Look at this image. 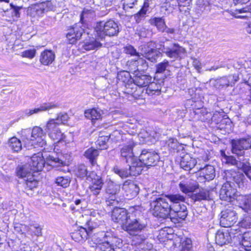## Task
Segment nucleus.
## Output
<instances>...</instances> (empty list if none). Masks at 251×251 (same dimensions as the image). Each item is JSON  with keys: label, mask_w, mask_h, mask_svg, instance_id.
<instances>
[{"label": "nucleus", "mask_w": 251, "mask_h": 251, "mask_svg": "<svg viewBox=\"0 0 251 251\" xmlns=\"http://www.w3.org/2000/svg\"><path fill=\"white\" fill-rule=\"evenodd\" d=\"M237 168L241 170L244 172V175L251 171V166L249 163L241 162L240 161Z\"/></svg>", "instance_id": "obj_57"}, {"label": "nucleus", "mask_w": 251, "mask_h": 251, "mask_svg": "<svg viewBox=\"0 0 251 251\" xmlns=\"http://www.w3.org/2000/svg\"><path fill=\"white\" fill-rule=\"evenodd\" d=\"M99 155V151L93 148L87 149L84 152V155L89 160L92 165L97 163V158Z\"/></svg>", "instance_id": "obj_33"}, {"label": "nucleus", "mask_w": 251, "mask_h": 251, "mask_svg": "<svg viewBox=\"0 0 251 251\" xmlns=\"http://www.w3.org/2000/svg\"><path fill=\"white\" fill-rule=\"evenodd\" d=\"M84 115L87 119L91 120L93 123L101 118V111L100 109L92 108L85 111Z\"/></svg>", "instance_id": "obj_34"}, {"label": "nucleus", "mask_w": 251, "mask_h": 251, "mask_svg": "<svg viewBox=\"0 0 251 251\" xmlns=\"http://www.w3.org/2000/svg\"><path fill=\"white\" fill-rule=\"evenodd\" d=\"M122 189L125 191L127 199L129 200L136 197L139 191L138 186L130 180H127L124 182Z\"/></svg>", "instance_id": "obj_19"}, {"label": "nucleus", "mask_w": 251, "mask_h": 251, "mask_svg": "<svg viewBox=\"0 0 251 251\" xmlns=\"http://www.w3.org/2000/svg\"><path fill=\"white\" fill-rule=\"evenodd\" d=\"M239 200L240 201L241 207L245 212L251 210V194L240 196Z\"/></svg>", "instance_id": "obj_37"}, {"label": "nucleus", "mask_w": 251, "mask_h": 251, "mask_svg": "<svg viewBox=\"0 0 251 251\" xmlns=\"http://www.w3.org/2000/svg\"><path fill=\"white\" fill-rule=\"evenodd\" d=\"M154 48H156V44L153 41H151L146 44L142 45L139 47L140 56L142 55L144 57H146L147 54L154 50Z\"/></svg>", "instance_id": "obj_38"}, {"label": "nucleus", "mask_w": 251, "mask_h": 251, "mask_svg": "<svg viewBox=\"0 0 251 251\" xmlns=\"http://www.w3.org/2000/svg\"><path fill=\"white\" fill-rule=\"evenodd\" d=\"M36 51L35 49L26 50L22 52V56L24 57L32 59L35 56Z\"/></svg>", "instance_id": "obj_59"}, {"label": "nucleus", "mask_w": 251, "mask_h": 251, "mask_svg": "<svg viewBox=\"0 0 251 251\" xmlns=\"http://www.w3.org/2000/svg\"><path fill=\"white\" fill-rule=\"evenodd\" d=\"M220 218V225L222 226L228 227L232 226L237 221V215L236 212L231 209H226L223 211Z\"/></svg>", "instance_id": "obj_11"}, {"label": "nucleus", "mask_w": 251, "mask_h": 251, "mask_svg": "<svg viewBox=\"0 0 251 251\" xmlns=\"http://www.w3.org/2000/svg\"><path fill=\"white\" fill-rule=\"evenodd\" d=\"M238 76L236 75H231L222 77L214 80V85L217 89H222L224 87L232 86L238 80Z\"/></svg>", "instance_id": "obj_18"}, {"label": "nucleus", "mask_w": 251, "mask_h": 251, "mask_svg": "<svg viewBox=\"0 0 251 251\" xmlns=\"http://www.w3.org/2000/svg\"><path fill=\"white\" fill-rule=\"evenodd\" d=\"M198 170H201L204 178L208 180H212L215 176V170L213 166L206 165L203 168L197 166Z\"/></svg>", "instance_id": "obj_31"}, {"label": "nucleus", "mask_w": 251, "mask_h": 251, "mask_svg": "<svg viewBox=\"0 0 251 251\" xmlns=\"http://www.w3.org/2000/svg\"><path fill=\"white\" fill-rule=\"evenodd\" d=\"M133 144H129L128 145H125L121 149V156L123 160L128 164H133L137 161V157L134 154L133 152Z\"/></svg>", "instance_id": "obj_17"}, {"label": "nucleus", "mask_w": 251, "mask_h": 251, "mask_svg": "<svg viewBox=\"0 0 251 251\" xmlns=\"http://www.w3.org/2000/svg\"><path fill=\"white\" fill-rule=\"evenodd\" d=\"M142 208L139 205H135L129 208L128 220L126 224L123 226V229L129 235L137 239V243L140 244L146 239V235L141 234L147 226L146 220L143 217ZM147 245L140 244L134 251H153L152 249L146 248Z\"/></svg>", "instance_id": "obj_2"}, {"label": "nucleus", "mask_w": 251, "mask_h": 251, "mask_svg": "<svg viewBox=\"0 0 251 251\" xmlns=\"http://www.w3.org/2000/svg\"><path fill=\"white\" fill-rule=\"evenodd\" d=\"M179 185L181 190L185 193H187L192 191V189L191 188L186 186L185 184L181 182L179 184Z\"/></svg>", "instance_id": "obj_61"}, {"label": "nucleus", "mask_w": 251, "mask_h": 251, "mask_svg": "<svg viewBox=\"0 0 251 251\" xmlns=\"http://www.w3.org/2000/svg\"><path fill=\"white\" fill-rule=\"evenodd\" d=\"M151 80V77L147 75L136 74L132 78L134 83L139 87H144L147 86Z\"/></svg>", "instance_id": "obj_28"}, {"label": "nucleus", "mask_w": 251, "mask_h": 251, "mask_svg": "<svg viewBox=\"0 0 251 251\" xmlns=\"http://www.w3.org/2000/svg\"><path fill=\"white\" fill-rule=\"evenodd\" d=\"M235 190L232 189L228 183L224 184L220 193L221 199L225 201H230L231 198H234Z\"/></svg>", "instance_id": "obj_26"}, {"label": "nucleus", "mask_w": 251, "mask_h": 251, "mask_svg": "<svg viewBox=\"0 0 251 251\" xmlns=\"http://www.w3.org/2000/svg\"><path fill=\"white\" fill-rule=\"evenodd\" d=\"M235 11L239 13H245V14L243 16H238V18H249L251 17V11H250V8L245 7L241 9H236Z\"/></svg>", "instance_id": "obj_58"}, {"label": "nucleus", "mask_w": 251, "mask_h": 251, "mask_svg": "<svg viewBox=\"0 0 251 251\" xmlns=\"http://www.w3.org/2000/svg\"><path fill=\"white\" fill-rule=\"evenodd\" d=\"M59 105L58 103L45 102L34 109L25 110V113L26 116H29L34 114H38L51 109L58 108Z\"/></svg>", "instance_id": "obj_21"}, {"label": "nucleus", "mask_w": 251, "mask_h": 251, "mask_svg": "<svg viewBox=\"0 0 251 251\" xmlns=\"http://www.w3.org/2000/svg\"><path fill=\"white\" fill-rule=\"evenodd\" d=\"M87 223L88 229L82 226L78 227L77 229L72 233V237L77 238L78 240L87 239L89 233L93 229V227L90 225L91 222L89 221Z\"/></svg>", "instance_id": "obj_25"}, {"label": "nucleus", "mask_w": 251, "mask_h": 251, "mask_svg": "<svg viewBox=\"0 0 251 251\" xmlns=\"http://www.w3.org/2000/svg\"><path fill=\"white\" fill-rule=\"evenodd\" d=\"M231 240V238L228 230L225 231H218L216 234V243L220 246H222L228 243Z\"/></svg>", "instance_id": "obj_29"}, {"label": "nucleus", "mask_w": 251, "mask_h": 251, "mask_svg": "<svg viewBox=\"0 0 251 251\" xmlns=\"http://www.w3.org/2000/svg\"><path fill=\"white\" fill-rule=\"evenodd\" d=\"M197 5L201 11H210L209 0H197Z\"/></svg>", "instance_id": "obj_49"}, {"label": "nucleus", "mask_w": 251, "mask_h": 251, "mask_svg": "<svg viewBox=\"0 0 251 251\" xmlns=\"http://www.w3.org/2000/svg\"><path fill=\"white\" fill-rule=\"evenodd\" d=\"M161 87L160 84L155 82H150L148 85L146 93L149 96H158L160 94Z\"/></svg>", "instance_id": "obj_36"}, {"label": "nucleus", "mask_w": 251, "mask_h": 251, "mask_svg": "<svg viewBox=\"0 0 251 251\" xmlns=\"http://www.w3.org/2000/svg\"><path fill=\"white\" fill-rule=\"evenodd\" d=\"M129 211L127 212L125 209L114 207L112 211L111 218L112 220L121 225L122 227L125 224H126L128 220Z\"/></svg>", "instance_id": "obj_16"}, {"label": "nucleus", "mask_w": 251, "mask_h": 251, "mask_svg": "<svg viewBox=\"0 0 251 251\" xmlns=\"http://www.w3.org/2000/svg\"><path fill=\"white\" fill-rule=\"evenodd\" d=\"M89 178L90 179L89 181L92 182L89 187V189L93 195L97 196L100 194L103 187V181L101 176L94 171L91 172Z\"/></svg>", "instance_id": "obj_14"}, {"label": "nucleus", "mask_w": 251, "mask_h": 251, "mask_svg": "<svg viewBox=\"0 0 251 251\" xmlns=\"http://www.w3.org/2000/svg\"><path fill=\"white\" fill-rule=\"evenodd\" d=\"M95 30L98 37L101 39H103L105 36H117L120 31L118 23L111 19L106 22L103 21L97 22Z\"/></svg>", "instance_id": "obj_5"}, {"label": "nucleus", "mask_w": 251, "mask_h": 251, "mask_svg": "<svg viewBox=\"0 0 251 251\" xmlns=\"http://www.w3.org/2000/svg\"><path fill=\"white\" fill-rule=\"evenodd\" d=\"M149 0H145L140 10L132 16L137 24L143 22L148 16L147 13L149 10Z\"/></svg>", "instance_id": "obj_23"}, {"label": "nucleus", "mask_w": 251, "mask_h": 251, "mask_svg": "<svg viewBox=\"0 0 251 251\" xmlns=\"http://www.w3.org/2000/svg\"><path fill=\"white\" fill-rule=\"evenodd\" d=\"M121 133L120 131L119 130H115L110 134L108 137L112 140H114V137H116V139H115V140L118 141L119 139Z\"/></svg>", "instance_id": "obj_62"}, {"label": "nucleus", "mask_w": 251, "mask_h": 251, "mask_svg": "<svg viewBox=\"0 0 251 251\" xmlns=\"http://www.w3.org/2000/svg\"><path fill=\"white\" fill-rule=\"evenodd\" d=\"M55 58V55L52 50H45L41 53L39 61L43 65L49 66L54 61Z\"/></svg>", "instance_id": "obj_24"}, {"label": "nucleus", "mask_w": 251, "mask_h": 251, "mask_svg": "<svg viewBox=\"0 0 251 251\" xmlns=\"http://www.w3.org/2000/svg\"><path fill=\"white\" fill-rule=\"evenodd\" d=\"M54 8V6L52 2L50 0H47L32 5L30 7V10L32 14L35 13V15L41 16L48 11L53 10Z\"/></svg>", "instance_id": "obj_15"}, {"label": "nucleus", "mask_w": 251, "mask_h": 251, "mask_svg": "<svg viewBox=\"0 0 251 251\" xmlns=\"http://www.w3.org/2000/svg\"><path fill=\"white\" fill-rule=\"evenodd\" d=\"M120 191V185L116 184L112 181H109L107 182V187L105 189L106 197L105 203L106 205L116 207L119 203V200L117 195Z\"/></svg>", "instance_id": "obj_9"}, {"label": "nucleus", "mask_w": 251, "mask_h": 251, "mask_svg": "<svg viewBox=\"0 0 251 251\" xmlns=\"http://www.w3.org/2000/svg\"><path fill=\"white\" fill-rule=\"evenodd\" d=\"M124 52L126 54H129L130 56H140L139 52L137 51L133 46L131 45H126L123 48Z\"/></svg>", "instance_id": "obj_44"}, {"label": "nucleus", "mask_w": 251, "mask_h": 251, "mask_svg": "<svg viewBox=\"0 0 251 251\" xmlns=\"http://www.w3.org/2000/svg\"><path fill=\"white\" fill-rule=\"evenodd\" d=\"M10 6L12 17L16 19L20 18L21 15L20 10L22 9V7L14 5L12 3L10 4Z\"/></svg>", "instance_id": "obj_47"}, {"label": "nucleus", "mask_w": 251, "mask_h": 251, "mask_svg": "<svg viewBox=\"0 0 251 251\" xmlns=\"http://www.w3.org/2000/svg\"><path fill=\"white\" fill-rule=\"evenodd\" d=\"M239 225L242 228L246 229L251 227V217L250 216L245 217L241 222L239 223Z\"/></svg>", "instance_id": "obj_56"}, {"label": "nucleus", "mask_w": 251, "mask_h": 251, "mask_svg": "<svg viewBox=\"0 0 251 251\" xmlns=\"http://www.w3.org/2000/svg\"><path fill=\"white\" fill-rule=\"evenodd\" d=\"M70 179L67 177H57L55 180V183L57 185L63 187V188H67L68 187L70 183Z\"/></svg>", "instance_id": "obj_48"}, {"label": "nucleus", "mask_w": 251, "mask_h": 251, "mask_svg": "<svg viewBox=\"0 0 251 251\" xmlns=\"http://www.w3.org/2000/svg\"><path fill=\"white\" fill-rule=\"evenodd\" d=\"M68 118L67 113H60L57 118L50 119L47 124L45 130L53 141L56 142L63 141L66 143L70 142V141L66 139V136L62 133L58 127L60 124H65Z\"/></svg>", "instance_id": "obj_3"}, {"label": "nucleus", "mask_w": 251, "mask_h": 251, "mask_svg": "<svg viewBox=\"0 0 251 251\" xmlns=\"http://www.w3.org/2000/svg\"><path fill=\"white\" fill-rule=\"evenodd\" d=\"M173 195L159 197L151 202V210L154 217L165 219L170 216Z\"/></svg>", "instance_id": "obj_4"}, {"label": "nucleus", "mask_w": 251, "mask_h": 251, "mask_svg": "<svg viewBox=\"0 0 251 251\" xmlns=\"http://www.w3.org/2000/svg\"><path fill=\"white\" fill-rule=\"evenodd\" d=\"M101 236H102L103 238H106L108 240L110 246L112 247V250L113 251L117 248H121L123 246L122 239L116 237H113L110 232H102L101 233Z\"/></svg>", "instance_id": "obj_27"}, {"label": "nucleus", "mask_w": 251, "mask_h": 251, "mask_svg": "<svg viewBox=\"0 0 251 251\" xmlns=\"http://www.w3.org/2000/svg\"><path fill=\"white\" fill-rule=\"evenodd\" d=\"M223 156L226 160L225 162L226 164L235 166L237 168L238 167L240 161L237 160L235 157L231 155L227 156L225 153H224Z\"/></svg>", "instance_id": "obj_53"}, {"label": "nucleus", "mask_w": 251, "mask_h": 251, "mask_svg": "<svg viewBox=\"0 0 251 251\" xmlns=\"http://www.w3.org/2000/svg\"><path fill=\"white\" fill-rule=\"evenodd\" d=\"M117 78L123 82L126 83L131 79L130 73L127 71H123L118 74Z\"/></svg>", "instance_id": "obj_50"}, {"label": "nucleus", "mask_w": 251, "mask_h": 251, "mask_svg": "<svg viewBox=\"0 0 251 251\" xmlns=\"http://www.w3.org/2000/svg\"><path fill=\"white\" fill-rule=\"evenodd\" d=\"M102 47V44L97 39H93L84 44L83 47L86 50H98Z\"/></svg>", "instance_id": "obj_40"}, {"label": "nucleus", "mask_w": 251, "mask_h": 251, "mask_svg": "<svg viewBox=\"0 0 251 251\" xmlns=\"http://www.w3.org/2000/svg\"><path fill=\"white\" fill-rule=\"evenodd\" d=\"M84 32V29L81 26V24L78 23L73 25L68 29L66 37L70 44H74L77 40L80 39Z\"/></svg>", "instance_id": "obj_13"}, {"label": "nucleus", "mask_w": 251, "mask_h": 251, "mask_svg": "<svg viewBox=\"0 0 251 251\" xmlns=\"http://www.w3.org/2000/svg\"><path fill=\"white\" fill-rule=\"evenodd\" d=\"M127 169H121L116 166L113 168L114 172L122 178H126L129 176H136L141 174V167L138 166V163L134 162L133 164H128Z\"/></svg>", "instance_id": "obj_10"}, {"label": "nucleus", "mask_w": 251, "mask_h": 251, "mask_svg": "<svg viewBox=\"0 0 251 251\" xmlns=\"http://www.w3.org/2000/svg\"><path fill=\"white\" fill-rule=\"evenodd\" d=\"M185 198L179 195H174V224L180 223L187 215L186 206L183 202Z\"/></svg>", "instance_id": "obj_7"}, {"label": "nucleus", "mask_w": 251, "mask_h": 251, "mask_svg": "<svg viewBox=\"0 0 251 251\" xmlns=\"http://www.w3.org/2000/svg\"><path fill=\"white\" fill-rule=\"evenodd\" d=\"M178 3V5L179 7L186 6L189 5L190 0H176Z\"/></svg>", "instance_id": "obj_63"}, {"label": "nucleus", "mask_w": 251, "mask_h": 251, "mask_svg": "<svg viewBox=\"0 0 251 251\" xmlns=\"http://www.w3.org/2000/svg\"><path fill=\"white\" fill-rule=\"evenodd\" d=\"M244 230L245 229L242 228V227L240 226L238 224L236 226H234L231 227L229 230H228V231L231 239L232 238L233 239L237 238L238 241H240L241 238L244 234V232H246L244 231Z\"/></svg>", "instance_id": "obj_39"}, {"label": "nucleus", "mask_w": 251, "mask_h": 251, "mask_svg": "<svg viewBox=\"0 0 251 251\" xmlns=\"http://www.w3.org/2000/svg\"><path fill=\"white\" fill-rule=\"evenodd\" d=\"M137 2V0H125V2L124 3V8L126 7L131 8L135 3Z\"/></svg>", "instance_id": "obj_60"}, {"label": "nucleus", "mask_w": 251, "mask_h": 251, "mask_svg": "<svg viewBox=\"0 0 251 251\" xmlns=\"http://www.w3.org/2000/svg\"><path fill=\"white\" fill-rule=\"evenodd\" d=\"M160 55L161 52L157 50L156 48L149 52L145 58L150 61L153 62L156 61L157 58Z\"/></svg>", "instance_id": "obj_45"}, {"label": "nucleus", "mask_w": 251, "mask_h": 251, "mask_svg": "<svg viewBox=\"0 0 251 251\" xmlns=\"http://www.w3.org/2000/svg\"><path fill=\"white\" fill-rule=\"evenodd\" d=\"M172 67L170 65L169 62L164 60L163 62L158 64L156 66V73H163L167 78L171 75Z\"/></svg>", "instance_id": "obj_30"}, {"label": "nucleus", "mask_w": 251, "mask_h": 251, "mask_svg": "<svg viewBox=\"0 0 251 251\" xmlns=\"http://www.w3.org/2000/svg\"><path fill=\"white\" fill-rule=\"evenodd\" d=\"M30 136L27 138L28 140L32 142V144H38L40 147H43L46 145L45 140L46 133L43 129L38 126L33 127L31 132L29 131Z\"/></svg>", "instance_id": "obj_12"}, {"label": "nucleus", "mask_w": 251, "mask_h": 251, "mask_svg": "<svg viewBox=\"0 0 251 251\" xmlns=\"http://www.w3.org/2000/svg\"><path fill=\"white\" fill-rule=\"evenodd\" d=\"M149 23L151 25L156 26L160 31H163L165 29V23L161 18H153L150 20Z\"/></svg>", "instance_id": "obj_42"}, {"label": "nucleus", "mask_w": 251, "mask_h": 251, "mask_svg": "<svg viewBox=\"0 0 251 251\" xmlns=\"http://www.w3.org/2000/svg\"><path fill=\"white\" fill-rule=\"evenodd\" d=\"M8 146L13 152H19L22 149L21 141L16 137H13L8 140Z\"/></svg>", "instance_id": "obj_35"}, {"label": "nucleus", "mask_w": 251, "mask_h": 251, "mask_svg": "<svg viewBox=\"0 0 251 251\" xmlns=\"http://www.w3.org/2000/svg\"><path fill=\"white\" fill-rule=\"evenodd\" d=\"M91 172L88 170L87 167L84 164L78 165L75 170V175L77 177L82 179H86L88 181L90 180L89 176L91 174Z\"/></svg>", "instance_id": "obj_32"}, {"label": "nucleus", "mask_w": 251, "mask_h": 251, "mask_svg": "<svg viewBox=\"0 0 251 251\" xmlns=\"http://www.w3.org/2000/svg\"><path fill=\"white\" fill-rule=\"evenodd\" d=\"M176 162L179 163L180 167L185 170H190L195 166H198L196 160L189 154H185L176 159Z\"/></svg>", "instance_id": "obj_20"}, {"label": "nucleus", "mask_w": 251, "mask_h": 251, "mask_svg": "<svg viewBox=\"0 0 251 251\" xmlns=\"http://www.w3.org/2000/svg\"><path fill=\"white\" fill-rule=\"evenodd\" d=\"M135 60L140 71L146 70L148 68V63L143 58L139 56L138 57V59ZM135 63L136 64V63Z\"/></svg>", "instance_id": "obj_51"}, {"label": "nucleus", "mask_w": 251, "mask_h": 251, "mask_svg": "<svg viewBox=\"0 0 251 251\" xmlns=\"http://www.w3.org/2000/svg\"><path fill=\"white\" fill-rule=\"evenodd\" d=\"M103 242L99 243L96 246V250L97 251H111L112 247L107 239L103 238Z\"/></svg>", "instance_id": "obj_43"}, {"label": "nucleus", "mask_w": 251, "mask_h": 251, "mask_svg": "<svg viewBox=\"0 0 251 251\" xmlns=\"http://www.w3.org/2000/svg\"><path fill=\"white\" fill-rule=\"evenodd\" d=\"M136 60H131L130 61H128L127 63V65L128 66V69L129 71L131 73H133L134 74L139 73L140 70L139 69L138 66L136 63Z\"/></svg>", "instance_id": "obj_55"}, {"label": "nucleus", "mask_w": 251, "mask_h": 251, "mask_svg": "<svg viewBox=\"0 0 251 251\" xmlns=\"http://www.w3.org/2000/svg\"><path fill=\"white\" fill-rule=\"evenodd\" d=\"M230 144L232 153L235 154L240 159V157L244 156L245 151L251 148V138L233 139Z\"/></svg>", "instance_id": "obj_8"}, {"label": "nucleus", "mask_w": 251, "mask_h": 251, "mask_svg": "<svg viewBox=\"0 0 251 251\" xmlns=\"http://www.w3.org/2000/svg\"><path fill=\"white\" fill-rule=\"evenodd\" d=\"M239 242L244 247L245 250H248V248L251 247V232H244Z\"/></svg>", "instance_id": "obj_41"}, {"label": "nucleus", "mask_w": 251, "mask_h": 251, "mask_svg": "<svg viewBox=\"0 0 251 251\" xmlns=\"http://www.w3.org/2000/svg\"><path fill=\"white\" fill-rule=\"evenodd\" d=\"M45 164L53 168L67 166L68 162L62 154L54 152L47 155L46 152L34 154L28 163L19 165L16 168V175L22 179V183L26 190H32L36 188L38 182L35 178L33 173L42 170Z\"/></svg>", "instance_id": "obj_1"}, {"label": "nucleus", "mask_w": 251, "mask_h": 251, "mask_svg": "<svg viewBox=\"0 0 251 251\" xmlns=\"http://www.w3.org/2000/svg\"><path fill=\"white\" fill-rule=\"evenodd\" d=\"M160 157L157 153L151 150H143L136 163L138 166L141 167V173L143 170V167L155 166L159 162Z\"/></svg>", "instance_id": "obj_6"}, {"label": "nucleus", "mask_w": 251, "mask_h": 251, "mask_svg": "<svg viewBox=\"0 0 251 251\" xmlns=\"http://www.w3.org/2000/svg\"><path fill=\"white\" fill-rule=\"evenodd\" d=\"M32 226L35 229L34 231L36 235L39 236L41 235V227L37 225H33Z\"/></svg>", "instance_id": "obj_64"}, {"label": "nucleus", "mask_w": 251, "mask_h": 251, "mask_svg": "<svg viewBox=\"0 0 251 251\" xmlns=\"http://www.w3.org/2000/svg\"><path fill=\"white\" fill-rule=\"evenodd\" d=\"M174 58L182 57L185 54V49L177 45L174 44Z\"/></svg>", "instance_id": "obj_46"}, {"label": "nucleus", "mask_w": 251, "mask_h": 251, "mask_svg": "<svg viewBox=\"0 0 251 251\" xmlns=\"http://www.w3.org/2000/svg\"><path fill=\"white\" fill-rule=\"evenodd\" d=\"M209 198L208 192L205 191H201L199 193L196 194L193 196V199L195 201H201L202 200H206Z\"/></svg>", "instance_id": "obj_52"}, {"label": "nucleus", "mask_w": 251, "mask_h": 251, "mask_svg": "<svg viewBox=\"0 0 251 251\" xmlns=\"http://www.w3.org/2000/svg\"><path fill=\"white\" fill-rule=\"evenodd\" d=\"M109 139V137L107 136L100 137L98 139L97 141V143L98 145H99L101 150H105L107 149V148L108 147L107 144Z\"/></svg>", "instance_id": "obj_54"}, {"label": "nucleus", "mask_w": 251, "mask_h": 251, "mask_svg": "<svg viewBox=\"0 0 251 251\" xmlns=\"http://www.w3.org/2000/svg\"><path fill=\"white\" fill-rule=\"evenodd\" d=\"M175 230H174V232ZM175 233H174V234ZM174 240L176 242H178L181 246L180 251H191L192 248V241L190 238L181 235H178L177 233L174 235Z\"/></svg>", "instance_id": "obj_22"}]
</instances>
